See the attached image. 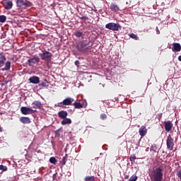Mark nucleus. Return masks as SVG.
<instances>
[{
    "label": "nucleus",
    "mask_w": 181,
    "mask_h": 181,
    "mask_svg": "<svg viewBox=\"0 0 181 181\" xmlns=\"http://www.w3.org/2000/svg\"><path fill=\"white\" fill-rule=\"evenodd\" d=\"M88 45H90V42H88L87 40H83L78 42L76 49L78 52H81V53L91 52V46H88Z\"/></svg>",
    "instance_id": "1"
},
{
    "label": "nucleus",
    "mask_w": 181,
    "mask_h": 181,
    "mask_svg": "<svg viewBox=\"0 0 181 181\" xmlns=\"http://www.w3.org/2000/svg\"><path fill=\"white\" fill-rule=\"evenodd\" d=\"M151 181H162L163 180V173H162V168L160 167L154 169L150 174Z\"/></svg>",
    "instance_id": "2"
},
{
    "label": "nucleus",
    "mask_w": 181,
    "mask_h": 181,
    "mask_svg": "<svg viewBox=\"0 0 181 181\" xmlns=\"http://www.w3.org/2000/svg\"><path fill=\"white\" fill-rule=\"evenodd\" d=\"M39 56L42 59V60H46L47 62H50V60H52V56H53V54L50 52L42 51V53L39 54Z\"/></svg>",
    "instance_id": "3"
},
{
    "label": "nucleus",
    "mask_w": 181,
    "mask_h": 181,
    "mask_svg": "<svg viewBox=\"0 0 181 181\" xmlns=\"http://www.w3.org/2000/svg\"><path fill=\"white\" fill-rule=\"evenodd\" d=\"M105 28L109 30L118 31L121 29V25L119 23H109L105 25Z\"/></svg>",
    "instance_id": "4"
},
{
    "label": "nucleus",
    "mask_w": 181,
    "mask_h": 181,
    "mask_svg": "<svg viewBox=\"0 0 181 181\" xmlns=\"http://www.w3.org/2000/svg\"><path fill=\"white\" fill-rule=\"evenodd\" d=\"M16 5L18 8H22V6L29 8L30 6H32V5L33 4L28 0H17Z\"/></svg>",
    "instance_id": "5"
},
{
    "label": "nucleus",
    "mask_w": 181,
    "mask_h": 181,
    "mask_svg": "<svg viewBox=\"0 0 181 181\" xmlns=\"http://www.w3.org/2000/svg\"><path fill=\"white\" fill-rule=\"evenodd\" d=\"M166 144L167 148L169 151H173V146H175V143L173 138H172V136L170 134H169L167 137Z\"/></svg>",
    "instance_id": "6"
},
{
    "label": "nucleus",
    "mask_w": 181,
    "mask_h": 181,
    "mask_svg": "<svg viewBox=\"0 0 181 181\" xmlns=\"http://www.w3.org/2000/svg\"><path fill=\"white\" fill-rule=\"evenodd\" d=\"M40 62V58H39V57H34L28 59L27 64H28L30 67H33L35 64H37Z\"/></svg>",
    "instance_id": "7"
},
{
    "label": "nucleus",
    "mask_w": 181,
    "mask_h": 181,
    "mask_svg": "<svg viewBox=\"0 0 181 181\" xmlns=\"http://www.w3.org/2000/svg\"><path fill=\"white\" fill-rule=\"evenodd\" d=\"M21 111L23 115H29L30 114H35V112H36V110H34L33 109L28 107H21Z\"/></svg>",
    "instance_id": "8"
},
{
    "label": "nucleus",
    "mask_w": 181,
    "mask_h": 181,
    "mask_svg": "<svg viewBox=\"0 0 181 181\" xmlns=\"http://www.w3.org/2000/svg\"><path fill=\"white\" fill-rule=\"evenodd\" d=\"M164 128L166 132H170V131H172V128H173V124L170 121L165 122Z\"/></svg>",
    "instance_id": "9"
},
{
    "label": "nucleus",
    "mask_w": 181,
    "mask_h": 181,
    "mask_svg": "<svg viewBox=\"0 0 181 181\" xmlns=\"http://www.w3.org/2000/svg\"><path fill=\"white\" fill-rule=\"evenodd\" d=\"M74 101V99L71 98H67L64 99L62 102L59 103V104H62L63 105H73L72 103Z\"/></svg>",
    "instance_id": "10"
},
{
    "label": "nucleus",
    "mask_w": 181,
    "mask_h": 181,
    "mask_svg": "<svg viewBox=\"0 0 181 181\" xmlns=\"http://www.w3.org/2000/svg\"><path fill=\"white\" fill-rule=\"evenodd\" d=\"M139 133L140 136L144 137L146 134H148V129H146V127L141 126L139 129Z\"/></svg>",
    "instance_id": "11"
},
{
    "label": "nucleus",
    "mask_w": 181,
    "mask_h": 181,
    "mask_svg": "<svg viewBox=\"0 0 181 181\" xmlns=\"http://www.w3.org/2000/svg\"><path fill=\"white\" fill-rule=\"evenodd\" d=\"M31 105L33 108H35V110H40V108H42V103L39 100H35L34 102H33Z\"/></svg>",
    "instance_id": "12"
},
{
    "label": "nucleus",
    "mask_w": 181,
    "mask_h": 181,
    "mask_svg": "<svg viewBox=\"0 0 181 181\" xmlns=\"http://www.w3.org/2000/svg\"><path fill=\"white\" fill-rule=\"evenodd\" d=\"M5 62H6V57L5 56V53L1 52L0 53V69L1 67H4L5 64Z\"/></svg>",
    "instance_id": "13"
},
{
    "label": "nucleus",
    "mask_w": 181,
    "mask_h": 181,
    "mask_svg": "<svg viewBox=\"0 0 181 181\" xmlns=\"http://www.w3.org/2000/svg\"><path fill=\"white\" fill-rule=\"evenodd\" d=\"M28 81H30V83H31L32 84H39L40 83V79L39 78V77L34 76L30 77L28 79Z\"/></svg>",
    "instance_id": "14"
},
{
    "label": "nucleus",
    "mask_w": 181,
    "mask_h": 181,
    "mask_svg": "<svg viewBox=\"0 0 181 181\" xmlns=\"http://www.w3.org/2000/svg\"><path fill=\"white\" fill-rule=\"evenodd\" d=\"M3 5L7 11H9V9H12V6H13V4L11 1H3Z\"/></svg>",
    "instance_id": "15"
},
{
    "label": "nucleus",
    "mask_w": 181,
    "mask_h": 181,
    "mask_svg": "<svg viewBox=\"0 0 181 181\" xmlns=\"http://www.w3.org/2000/svg\"><path fill=\"white\" fill-rule=\"evenodd\" d=\"M173 52H180L181 50V45L180 43L174 42L173 43Z\"/></svg>",
    "instance_id": "16"
},
{
    "label": "nucleus",
    "mask_w": 181,
    "mask_h": 181,
    "mask_svg": "<svg viewBox=\"0 0 181 181\" xmlns=\"http://www.w3.org/2000/svg\"><path fill=\"white\" fill-rule=\"evenodd\" d=\"M67 115H69V114L67 113L66 111H64V110H62L58 112V117L59 118H62V119H64L65 118H67Z\"/></svg>",
    "instance_id": "17"
},
{
    "label": "nucleus",
    "mask_w": 181,
    "mask_h": 181,
    "mask_svg": "<svg viewBox=\"0 0 181 181\" xmlns=\"http://www.w3.org/2000/svg\"><path fill=\"white\" fill-rule=\"evenodd\" d=\"M110 8L112 12H118L119 11V6L114 3H111Z\"/></svg>",
    "instance_id": "18"
},
{
    "label": "nucleus",
    "mask_w": 181,
    "mask_h": 181,
    "mask_svg": "<svg viewBox=\"0 0 181 181\" xmlns=\"http://www.w3.org/2000/svg\"><path fill=\"white\" fill-rule=\"evenodd\" d=\"M20 121L21 122H22V124H30V122H32V121H30V119L28 117H21Z\"/></svg>",
    "instance_id": "19"
},
{
    "label": "nucleus",
    "mask_w": 181,
    "mask_h": 181,
    "mask_svg": "<svg viewBox=\"0 0 181 181\" xmlns=\"http://www.w3.org/2000/svg\"><path fill=\"white\" fill-rule=\"evenodd\" d=\"M61 124L62 125H69L71 124V119L65 117V119H63V120L61 122Z\"/></svg>",
    "instance_id": "20"
},
{
    "label": "nucleus",
    "mask_w": 181,
    "mask_h": 181,
    "mask_svg": "<svg viewBox=\"0 0 181 181\" xmlns=\"http://www.w3.org/2000/svg\"><path fill=\"white\" fill-rule=\"evenodd\" d=\"M72 105H74V108H76V110H81V108L84 107L80 102H75Z\"/></svg>",
    "instance_id": "21"
},
{
    "label": "nucleus",
    "mask_w": 181,
    "mask_h": 181,
    "mask_svg": "<svg viewBox=\"0 0 181 181\" xmlns=\"http://www.w3.org/2000/svg\"><path fill=\"white\" fill-rule=\"evenodd\" d=\"M4 70H6L7 71L8 70H11V62L10 61H7L5 63Z\"/></svg>",
    "instance_id": "22"
},
{
    "label": "nucleus",
    "mask_w": 181,
    "mask_h": 181,
    "mask_svg": "<svg viewBox=\"0 0 181 181\" xmlns=\"http://www.w3.org/2000/svg\"><path fill=\"white\" fill-rule=\"evenodd\" d=\"M49 86V82L47 80L45 79L41 83L39 84L40 87H47Z\"/></svg>",
    "instance_id": "23"
},
{
    "label": "nucleus",
    "mask_w": 181,
    "mask_h": 181,
    "mask_svg": "<svg viewBox=\"0 0 181 181\" xmlns=\"http://www.w3.org/2000/svg\"><path fill=\"white\" fill-rule=\"evenodd\" d=\"M85 181H95V177L94 176H86L84 178Z\"/></svg>",
    "instance_id": "24"
},
{
    "label": "nucleus",
    "mask_w": 181,
    "mask_h": 181,
    "mask_svg": "<svg viewBox=\"0 0 181 181\" xmlns=\"http://www.w3.org/2000/svg\"><path fill=\"white\" fill-rule=\"evenodd\" d=\"M67 158L68 155L66 154L65 156H64L62 160L60 161V163H62V165H66V162H67Z\"/></svg>",
    "instance_id": "25"
},
{
    "label": "nucleus",
    "mask_w": 181,
    "mask_h": 181,
    "mask_svg": "<svg viewBox=\"0 0 181 181\" xmlns=\"http://www.w3.org/2000/svg\"><path fill=\"white\" fill-rule=\"evenodd\" d=\"M49 163H52V165H56L57 163V160L54 157H51L49 158Z\"/></svg>",
    "instance_id": "26"
},
{
    "label": "nucleus",
    "mask_w": 181,
    "mask_h": 181,
    "mask_svg": "<svg viewBox=\"0 0 181 181\" xmlns=\"http://www.w3.org/2000/svg\"><path fill=\"white\" fill-rule=\"evenodd\" d=\"M157 149H158V147L156 146V144H153L150 148V151L151 152H153V153H155Z\"/></svg>",
    "instance_id": "27"
},
{
    "label": "nucleus",
    "mask_w": 181,
    "mask_h": 181,
    "mask_svg": "<svg viewBox=\"0 0 181 181\" xmlns=\"http://www.w3.org/2000/svg\"><path fill=\"white\" fill-rule=\"evenodd\" d=\"M6 22V17L4 15L0 16V23H5Z\"/></svg>",
    "instance_id": "28"
},
{
    "label": "nucleus",
    "mask_w": 181,
    "mask_h": 181,
    "mask_svg": "<svg viewBox=\"0 0 181 181\" xmlns=\"http://www.w3.org/2000/svg\"><path fill=\"white\" fill-rule=\"evenodd\" d=\"M129 37H131L132 39H134V40H138L139 39L138 35H136V34L134 33L129 34Z\"/></svg>",
    "instance_id": "29"
},
{
    "label": "nucleus",
    "mask_w": 181,
    "mask_h": 181,
    "mask_svg": "<svg viewBox=\"0 0 181 181\" xmlns=\"http://www.w3.org/2000/svg\"><path fill=\"white\" fill-rule=\"evenodd\" d=\"M136 180H138V177L136 175H132L129 179V181H136Z\"/></svg>",
    "instance_id": "30"
},
{
    "label": "nucleus",
    "mask_w": 181,
    "mask_h": 181,
    "mask_svg": "<svg viewBox=\"0 0 181 181\" xmlns=\"http://www.w3.org/2000/svg\"><path fill=\"white\" fill-rule=\"evenodd\" d=\"M0 170H2L3 172H6V170H8V168L4 165H0Z\"/></svg>",
    "instance_id": "31"
},
{
    "label": "nucleus",
    "mask_w": 181,
    "mask_h": 181,
    "mask_svg": "<svg viewBox=\"0 0 181 181\" xmlns=\"http://www.w3.org/2000/svg\"><path fill=\"white\" fill-rule=\"evenodd\" d=\"M75 36H76V37H81V36H83V33L77 31L75 33Z\"/></svg>",
    "instance_id": "32"
},
{
    "label": "nucleus",
    "mask_w": 181,
    "mask_h": 181,
    "mask_svg": "<svg viewBox=\"0 0 181 181\" xmlns=\"http://www.w3.org/2000/svg\"><path fill=\"white\" fill-rule=\"evenodd\" d=\"M100 119H102L103 121H104V119H107V115H105V113H102L100 115Z\"/></svg>",
    "instance_id": "33"
},
{
    "label": "nucleus",
    "mask_w": 181,
    "mask_h": 181,
    "mask_svg": "<svg viewBox=\"0 0 181 181\" xmlns=\"http://www.w3.org/2000/svg\"><path fill=\"white\" fill-rule=\"evenodd\" d=\"M60 131H62V129H58L54 132L56 136H60Z\"/></svg>",
    "instance_id": "34"
},
{
    "label": "nucleus",
    "mask_w": 181,
    "mask_h": 181,
    "mask_svg": "<svg viewBox=\"0 0 181 181\" xmlns=\"http://www.w3.org/2000/svg\"><path fill=\"white\" fill-rule=\"evenodd\" d=\"M135 159H136V156L134 155L130 157L129 160L130 162H135Z\"/></svg>",
    "instance_id": "35"
},
{
    "label": "nucleus",
    "mask_w": 181,
    "mask_h": 181,
    "mask_svg": "<svg viewBox=\"0 0 181 181\" xmlns=\"http://www.w3.org/2000/svg\"><path fill=\"white\" fill-rule=\"evenodd\" d=\"M81 21H87L88 19V17L87 16H82L80 17Z\"/></svg>",
    "instance_id": "36"
},
{
    "label": "nucleus",
    "mask_w": 181,
    "mask_h": 181,
    "mask_svg": "<svg viewBox=\"0 0 181 181\" xmlns=\"http://www.w3.org/2000/svg\"><path fill=\"white\" fill-rule=\"evenodd\" d=\"M156 30L157 35H160V31H159V28L158 27L156 28Z\"/></svg>",
    "instance_id": "37"
},
{
    "label": "nucleus",
    "mask_w": 181,
    "mask_h": 181,
    "mask_svg": "<svg viewBox=\"0 0 181 181\" xmlns=\"http://www.w3.org/2000/svg\"><path fill=\"white\" fill-rule=\"evenodd\" d=\"M79 64H80V62H78V60L75 61V65L77 66V67H78Z\"/></svg>",
    "instance_id": "38"
},
{
    "label": "nucleus",
    "mask_w": 181,
    "mask_h": 181,
    "mask_svg": "<svg viewBox=\"0 0 181 181\" xmlns=\"http://www.w3.org/2000/svg\"><path fill=\"white\" fill-rule=\"evenodd\" d=\"M178 60H179V62H181V55H180V56L178 57Z\"/></svg>",
    "instance_id": "39"
},
{
    "label": "nucleus",
    "mask_w": 181,
    "mask_h": 181,
    "mask_svg": "<svg viewBox=\"0 0 181 181\" xmlns=\"http://www.w3.org/2000/svg\"><path fill=\"white\" fill-rule=\"evenodd\" d=\"M53 179H54V180L56 179V174L53 175Z\"/></svg>",
    "instance_id": "40"
},
{
    "label": "nucleus",
    "mask_w": 181,
    "mask_h": 181,
    "mask_svg": "<svg viewBox=\"0 0 181 181\" xmlns=\"http://www.w3.org/2000/svg\"><path fill=\"white\" fill-rule=\"evenodd\" d=\"M0 132H2V127L0 126Z\"/></svg>",
    "instance_id": "41"
},
{
    "label": "nucleus",
    "mask_w": 181,
    "mask_h": 181,
    "mask_svg": "<svg viewBox=\"0 0 181 181\" xmlns=\"http://www.w3.org/2000/svg\"><path fill=\"white\" fill-rule=\"evenodd\" d=\"M9 0H4L3 2H7Z\"/></svg>",
    "instance_id": "42"
}]
</instances>
